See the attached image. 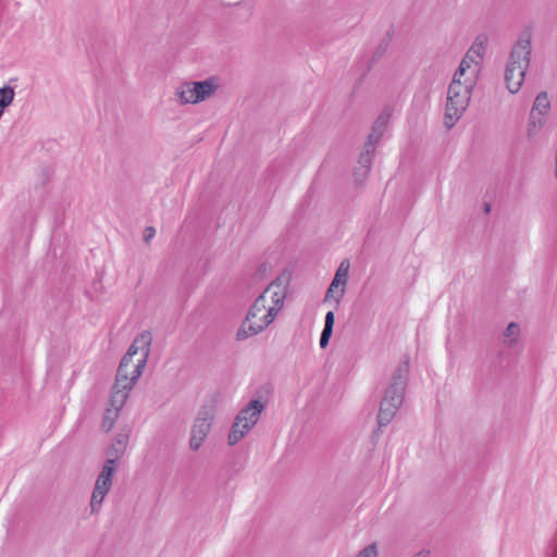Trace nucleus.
<instances>
[{
	"instance_id": "0eeeda50",
	"label": "nucleus",
	"mask_w": 557,
	"mask_h": 557,
	"mask_svg": "<svg viewBox=\"0 0 557 557\" xmlns=\"http://www.w3.org/2000/svg\"><path fill=\"white\" fill-rule=\"evenodd\" d=\"M117 465L115 459H108L103 465L91 493L89 504L91 515H97L100 512L102 503L112 487V480Z\"/></svg>"
},
{
	"instance_id": "6ab92c4d",
	"label": "nucleus",
	"mask_w": 557,
	"mask_h": 557,
	"mask_svg": "<svg viewBox=\"0 0 557 557\" xmlns=\"http://www.w3.org/2000/svg\"><path fill=\"white\" fill-rule=\"evenodd\" d=\"M356 557H377V549L375 544H370L358 553Z\"/></svg>"
},
{
	"instance_id": "dca6fc26",
	"label": "nucleus",
	"mask_w": 557,
	"mask_h": 557,
	"mask_svg": "<svg viewBox=\"0 0 557 557\" xmlns=\"http://www.w3.org/2000/svg\"><path fill=\"white\" fill-rule=\"evenodd\" d=\"M349 269H350V262L349 260L345 259L343 260L336 272H335V275L332 280V282L336 283V284H339L342 285L343 287L346 288V284H347V280H348V274H349Z\"/></svg>"
},
{
	"instance_id": "9b49d317",
	"label": "nucleus",
	"mask_w": 557,
	"mask_h": 557,
	"mask_svg": "<svg viewBox=\"0 0 557 557\" xmlns=\"http://www.w3.org/2000/svg\"><path fill=\"white\" fill-rule=\"evenodd\" d=\"M400 407L391 405L388 399H382L380 410L377 413V423L380 426L387 425L397 413Z\"/></svg>"
},
{
	"instance_id": "4468645a",
	"label": "nucleus",
	"mask_w": 557,
	"mask_h": 557,
	"mask_svg": "<svg viewBox=\"0 0 557 557\" xmlns=\"http://www.w3.org/2000/svg\"><path fill=\"white\" fill-rule=\"evenodd\" d=\"M345 292H346V288L343 287L342 285L339 284H336L334 282H331L326 293H325V296H324V302H333L334 304V308H338L339 305H341V301H342V298L344 297L345 295Z\"/></svg>"
},
{
	"instance_id": "9d476101",
	"label": "nucleus",
	"mask_w": 557,
	"mask_h": 557,
	"mask_svg": "<svg viewBox=\"0 0 557 557\" xmlns=\"http://www.w3.org/2000/svg\"><path fill=\"white\" fill-rule=\"evenodd\" d=\"M391 121V113L388 111L382 112L376 121L373 124L372 131L368 136V141L371 145H376L381 137L383 136L384 132L387 128V125Z\"/></svg>"
},
{
	"instance_id": "412c9836",
	"label": "nucleus",
	"mask_w": 557,
	"mask_h": 557,
	"mask_svg": "<svg viewBox=\"0 0 557 557\" xmlns=\"http://www.w3.org/2000/svg\"><path fill=\"white\" fill-rule=\"evenodd\" d=\"M368 174H369V172H366L362 175V170H360V166H356L354 170V177H355V181L357 184L363 183L364 180L367 178Z\"/></svg>"
},
{
	"instance_id": "2eb2a0df",
	"label": "nucleus",
	"mask_w": 557,
	"mask_h": 557,
	"mask_svg": "<svg viewBox=\"0 0 557 557\" xmlns=\"http://www.w3.org/2000/svg\"><path fill=\"white\" fill-rule=\"evenodd\" d=\"M375 146L371 145L369 143H366L363 151L360 153L357 166H360V170H362V175L366 172L370 171L371 162H372V156L374 153Z\"/></svg>"
},
{
	"instance_id": "4be33fe9",
	"label": "nucleus",
	"mask_w": 557,
	"mask_h": 557,
	"mask_svg": "<svg viewBox=\"0 0 557 557\" xmlns=\"http://www.w3.org/2000/svg\"><path fill=\"white\" fill-rule=\"evenodd\" d=\"M156 235V228L152 226H148L144 232V239L146 243H149L152 237Z\"/></svg>"
},
{
	"instance_id": "aec40b11",
	"label": "nucleus",
	"mask_w": 557,
	"mask_h": 557,
	"mask_svg": "<svg viewBox=\"0 0 557 557\" xmlns=\"http://www.w3.org/2000/svg\"><path fill=\"white\" fill-rule=\"evenodd\" d=\"M124 448H125V443L122 440L116 441V443H114L112 445L111 449L114 450L113 459H115V461L122 455V453L124 451Z\"/></svg>"
},
{
	"instance_id": "20e7f679",
	"label": "nucleus",
	"mask_w": 557,
	"mask_h": 557,
	"mask_svg": "<svg viewBox=\"0 0 557 557\" xmlns=\"http://www.w3.org/2000/svg\"><path fill=\"white\" fill-rule=\"evenodd\" d=\"M531 59V39L521 38L513 46L505 70V82L510 94L520 90Z\"/></svg>"
},
{
	"instance_id": "39448f33",
	"label": "nucleus",
	"mask_w": 557,
	"mask_h": 557,
	"mask_svg": "<svg viewBox=\"0 0 557 557\" xmlns=\"http://www.w3.org/2000/svg\"><path fill=\"white\" fill-rule=\"evenodd\" d=\"M263 408L260 400L253 399L238 412L227 436L230 446H234L249 433L257 424Z\"/></svg>"
},
{
	"instance_id": "b1692460",
	"label": "nucleus",
	"mask_w": 557,
	"mask_h": 557,
	"mask_svg": "<svg viewBox=\"0 0 557 557\" xmlns=\"http://www.w3.org/2000/svg\"><path fill=\"white\" fill-rule=\"evenodd\" d=\"M547 557H557V536L552 542V552Z\"/></svg>"
},
{
	"instance_id": "f03ea898",
	"label": "nucleus",
	"mask_w": 557,
	"mask_h": 557,
	"mask_svg": "<svg viewBox=\"0 0 557 557\" xmlns=\"http://www.w3.org/2000/svg\"><path fill=\"white\" fill-rule=\"evenodd\" d=\"M486 51L487 47L484 40L479 38L470 47L455 72L447 90L444 117V123L447 128H451L456 124L468 107L471 90L476 84Z\"/></svg>"
},
{
	"instance_id": "5701e85b",
	"label": "nucleus",
	"mask_w": 557,
	"mask_h": 557,
	"mask_svg": "<svg viewBox=\"0 0 557 557\" xmlns=\"http://www.w3.org/2000/svg\"><path fill=\"white\" fill-rule=\"evenodd\" d=\"M324 326H334V312L332 310L325 314Z\"/></svg>"
},
{
	"instance_id": "1a4fd4ad",
	"label": "nucleus",
	"mask_w": 557,
	"mask_h": 557,
	"mask_svg": "<svg viewBox=\"0 0 557 557\" xmlns=\"http://www.w3.org/2000/svg\"><path fill=\"white\" fill-rule=\"evenodd\" d=\"M408 372L409 366L407 362L400 364L394 372L392 381L383 397L384 399H388L391 405H396L398 407L403 405Z\"/></svg>"
},
{
	"instance_id": "6e6552de",
	"label": "nucleus",
	"mask_w": 557,
	"mask_h": 557,
	"mask_svg": "<svg viewBox=\"0 0 557 557\" xmlns=\"http://www.w3.org/2000/svg\"><path fill=\"white\" fill-rule=\"evenodd\" d=\"M215 416L214 403L206 404L198 412L190 430L189 448L197 451L205 443Z\"/></svg>"
},
{
	"instance_id": "cd10ccee",
	"label": "nucleus",
	"mask_w": 557,
	"mask_h": 557,
	"mask_svg": "<svg viewBox=\"0 0 557 557\" xmlns=\"http://www.w3.org/2000/svg\"><path fill=\"white\" fill-rule=\"evenodd\" d=\"M483 211H484L485 213H487V202H484V203H483Z\"/></svg>"
},
{
	"instance_id": "423d86ee",
	"label": "nucleus",
	"mask_w": 557,
	"mask_h": 557,
	"mask_svg": "<svg viewBox=\"0 0 557 557\" xmlns=\"http://www.w3.org/2000/svg\"><path fill=\"white\" fill-rule=\"evenodd\" d=\"M219 88L216 78L210 77L200 82H185L174 91L176 101L182 104H196L210 98Z\"/></svg>"
},
{
	"instance_id": "f8f14e48",
	"label": "nucleus",
	"mask_w": 557,
	"mask_h": 557,
	"mask_svg": "<svg viewBox=\"0 0 557 557\" xmlns=\"http://www.w3.org/2000/svg\"><path fill=\"white\" fill-rule=\"evenodd\" d=\"M520 338V326L516 322H510L502 334V343L507 348L515 347Z\"/></svg>"
},
{
	"instance_id": "ddd939ff",
	"label": "nucleus",
	"mask_w": 557,
	"mask_h": 557,
	"mask_svg": "<svg viewBox=\"0 0 557 557\" xmlns=\"http://www.w3.org/2000/svg\"><path fill=\"white\" fill-rule=\"evenodd\" d=\"M550 109V102L546 91H541L533 102L531 112L532 114L546 117Z\"/></svg>"
},
{
	"instance_id": "a878e982",
	"label": "nucleus",
	"mask_w": 557,
	"mask_h": 557,
	"mask_svg": "<svg viewBox=\"0 0 557 557\" xmlns=\"http://www.w3.org/2000/svg\"><path fill=\"white\" fill-rule=\"evenodd\" d=\"M429 556H430V550L421 549L420 552L414 554L412 557H429Z\"/></svg>"
},
{
	"instance_id": "f3484780",
	"label": "nucleus",
	"mask_w": 557,
	"mask_h": 557,
	"mask_svg": "<svg viewBox=\"0 0 557 557\" xmlns=\"http://www.w3.org/2000/svg\"><path fill=\"white\" fill-rule=\"evenodd\" d=\"M15 97L14 88L11 86H3L0 88V111L4 113L5 109L10 107Z\"/></svg>"
},
{
	"instance_id": "f257e3e1",
	"label": "nucleus",
	"mask_w": 557,
	"mask_h": 557,
	"mask_svg": "<svg viewBox=\"0 0 557 557\" xmlns=\"http://www.w3.org/2000/svg\"><path fill=\"white\" fill-rule=\"evenodd\" d=\"M151 342V333L143 332L134 339L127 352L123 356L102 420L104 431H110L113 428L129 392L141 375L149 356Z\"/></svg>"
},
{
	"instance_id": "bb28decb",
	"label": "nucleus",
	"mask_w": 557,
	"mask_h": 557,
	"mask_svg": "<svg viewBox=\"0 0 557 557\" xmlns=\"http://www.w3.org/2000/svg\"><path fill=\"white\" fill-rule=\"evenodd\" d=\"M329 342H330V338H327L323 335L320 336V347L321 348H325L327 346Z\"/></svg>"
},
{
	"instance_id": "393cba45",
	"label": "nucleus",
	"mask_w": 557,
	"mask_h": 557,
	"mask_svg": "<svg viewBox=\"0 0 557 557\" xmlns=\"http://www.w3.org/2000/svg\"><path fill=\"white\" fill-rule=\"evenodd\" d=\"M332 333H333V327L332 326H324L321 335H323V336H325L327 338H331Z\"/></svg>"
},
{
	"instance_id": "a211bd4d",
	"label": "nucleus",
	"mask_w": 557,
	"mask_h": 557,
	"mask_svg": "<svg viewBox=\"0 0 557 557\" xmlns=\"http://www.w3.org/2000/svg\"><path fill=\"white\" fill-rule=\"evenodd\" d=\"M545 117L530 113V119L528 123V137H535L540 129L545 125Z\"/></svg>"
},
{
	"instance_id": "7ed1b4c3",
	"label": "nucleus",
	"mask_w": 557,
	"mask_h": 557,
	"mask_svg": "<svg viewBox=\"0 0 557 557\" xmlns=\"http://www.w3.org/2000/svg\"><path fill=\"white\" fill-rule=\"evenodd\" d=\"M288 284L289 276L282 274L258 296L236 333L238 341L260 334L275 321L284 308Z\"/></svg>"
}]
</instances>
